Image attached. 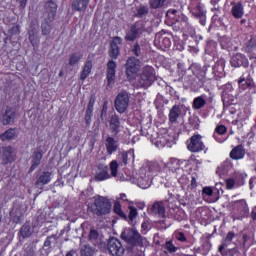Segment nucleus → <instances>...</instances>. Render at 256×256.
I'll return each mask as SVG.
<instances>
[{
	"mask_svg": "<svg viewBox=\"0 0 256 256\" xmlns=\"http://www.w3.org/2000/svg\"><path fill=\"white\" fill-rule=\"evenodd\" d=\"M57 15V4L53 1H48L45 4V11L42 16L41 32L42 35H49L53 29L52 23Z\"/></svg>",
	"mask_w": 256,
	"mask_h": 256,
	"instance_id": "f257e3e1",
	"label": "nucleus"
},
{
	"mask_svg": "<svg viewBox=\"0 0 256 256\" xmlns=\"http://www.w3.org/2000/svg\"><path fill=\"white\" fill-rule=\"evenodd\" d=\"M88 210L98 217L109 215L111 213V202L103 196H98L95 198L94 203L88 206Z\"/></svg>",
	"mask_w": 256,
	"mask_h": 256,
	"instance_id": "f03ea898",
	"label": "nucleus"
},
{
	"mask_svg": "<svg viewBox=\"0 0 256 256\" xmlns=\"http://www.w3.org/2000/svg\"><path fill=\"white\" fill-rule=\"evenodd\" d=\"M149 31L148 21H138L134 23L128 33L125 36L126 41H135V39L141 37L142 33Z\"/></svg>",
	"mask_w": 256,
	"mask_h": 256,
	"instance_id": "7ed1b4c3",
	"label": "nucleus"
},
{
	"mask_svg": "<svg viewBox=\"0 0 256 256\" xmlns=\"http://www.w3.org/2000/svg\"><path fill=\"white\" fill-rule=\"evenodd\" d=\"M121 239L133 247H143V236L134 229H126L121 233Z\"/></svg>",
	"mask_w": 256,
	"mask_h": 256,
	"instance_id": "20e7f679",
	"label": "nucleus"
},
{
	"mask_svg": "<svg viewBox=\"0 0 256 256\" xmlns=\"http://www.w3.org/2000/svg\"><path fill=\"white\" fill-rule=\"evenodd\" d=\"M153 81H155V69L146 66L140 76L139 85L140 87H150Z\"/></svg>",
	"mask_w": 256,
	"mask_h": 256,
	"instance_id": "39448f33",
	"label": "nucleus"
},
{
	"mask_svg": "<svg viewBox=\"0 0 256 256\" xmlns=\"http://www.w3.org/2000/svg\"><path fill=\"white\" fill-rule=\"evenodd\" d=\"M126 75L128 79H131L133 75H137L141 69V60L131 56L126 61Z\"/></svg>",
	"mask_w": 256,
	"mask_h": 256,
	"instance_id": "423d86ee",
	"label": "nucleus"
},
{
	"mask_svg": "<svg viewBox=\"0 0 256 256\" xmlns=\"http://www.w3.org/2000/svg\"><path fill=\"white\" fill-rule=\"evenodd\" d=\"M107 247L109 253L113 256H123V253H125V248L123 247V244H121V240L115 237L108 240Z\"/></svg>",
	"mask_w": 256,
	"mask_h": 256,
	"instance_id": "0eeeda50",
	"label": "nucleus"
},
{
	"mask_svg": "<svg viewBox=\"0 0 256 256\" xmlns=\"http://www.w3.org/2000/svg\"><path fill=\"white\" fill-rule=\"evenodd\" d=\"M129 107V93L120 92L115 100V109L118 113H125Z\"/></svg>",
	"mask_w": 256,
	"mask_h": 256,
	"instance_id": "6e6552de",
	"label": "nucleus"
},
{
	"mask_svg": "<svg viewBox=\"0 0 256 256\" xmlns=\"http://www.w3.org/2000/svg\"><path fill=\"white\" fill-rule=\"evenodd\" d=\"M187 147L188 151H191V153H199V151H203L205 149V144L201 141V135L192 136Z\"/></svg>",
	"mask_w": 256,
	"mask_h": 256,
	"instance_id": "1a4fd4ad",
	"label": "nucleus"
},
{
	"mask_svg": "<svg viewBox=\"0 0 256 256\" xmlns=\"http://www.w3.org/2000/svg\"><path fill=\"white\" fill-rule=\"evenodd\" d=\"M105 138V148L108 155H113L117 149H119V142L115 139V136L103 135Z\"/></svg>",
	"mask_w": 256,
	"mask_h": 256,
	"instance_id": "9d476101",
	"label": "nucleus"
},
{
	"mask_svg": "<svg viewBox=\"0 0 256 256\" xmlns=\"http://www.w3.org/2000/svg\"><path fill=\"white\" fill-rule=\"evenodd\" d=\"M109 127L112 133V137H117L119 132L121 131V120L117 116V114H113L109 120Z\"/></svg>",
	"mask_w": 256,
	"mask_h": 256,
	"instance_id": "9b49d317",
	"label": "nucleus"
},
{
	"mask_svg": "<svg viewBox=\"0 0 256 256\" xmlns=\"http://www.w3.org/2000/svg\"><path fill=\"white\" fill-rule=\"evenodd\" d=\"M117 69V63H115V61L110 60L107 63V82H108V87H110V85H115V73Z\"/></svg>",
	"mask_w": 256,
	"mask_h": 256,
	"instance_id": "f8f14e48",
	"label": "nucleus"
},
{
	"mask_svg": "<svg viewBox=\"0 0 256 256\" xmlns=\"http://www.w3.org/2000/svg\"><path fill=\"white\" fill-rule=\"evenodd\" d=\"M94 179L95 181H106V179H111V174H109V167L103 164H99L98 171Z\"/></svg>",
	"mask_w": 256,
	"mask_h": 256,
	"instance_id": "ddd939ff",
	"label": "nucleus"
},
{
	"mask_svg": "<svg viewBox=\"0 0 256 256\" xmlns=\"http://www.w3.org/2000/svg\"><path fill=\"white\" fill-rule=\"evenodd\" d=\"M121 41V37L116 36L110 43L109 55L112 59H117V57H119V45H121Z\"/></svg>",
	"mask_w": 256,
	"mask_h": 256,
	"instance_id": "4468645a",
	"label": "nucleus"
},
{
	"mask_svg": "<svg viewBox=\"0 0 256 256\" xmlns=\"http://www.w3.org/2000/svg\"><path fill=\"white\" fill-rule=\"evenodd\" d=\"M2 159L4 163H13L15 161V155L11 146L2 148Z\"/></svg>",
	"mask_w": 256,
	"mask_h": 256,
	"instance_id": "2eb2a0df",
	"label": "nucleus"
},
{
	"mask_svg": "<svg viewBox=\"0 0 256 256\" xmlns=\"http://www.w3.org/2000/svg\"><path fill=\"white\" fill-rule=\"evenodd\" d=\"M15 121V111L12 108H7L2 115L3 125H11Z\"/></svg>",
	"mask_w": 256,
	"mask_h": 256,
	"instance_id": "dca6fc26",
	"label": "nucleus"
},
{
	"mask_svg": "<svg viewBox=\"0 0 256 256\" xmlns=\"http://www.w3.org/2000/svg\"><path fill=\"white\" fill-rule=\"evenodd\" d=\"M231 5L233 6L231 10L233 17L235 19H241L244 15L243 4L241 2L239 3L232 2Z\"/></svg>",
	"mask_w": 256,
	"mask_h": 256,
	"instance_id": "f3484780",
	"label": "nucleus"
},
{
	"mask_svg": "<svg viewBox=\"0 0 256 256\" xmlns=\"http://www.w3.org/2000/svg\"><path fill=\"white\" fill-rule=\"evenodd\" d=\"M51 183V172H42V174L38 177L35 182L36 187H41L43 185H47Z\"/></svg>",
	"mask_w": 256,
	"mask_h": 256,
	"instance_id": "a211bd4d",
	"label": "nucleus"
},
{
	"mask_svg": "<svg viewBox=\"0 0 256 256\" xmlns=\"http://www.w3.org/2000/svg\"><path fill=\"white\" fill-rule=\"evenodd\" d=\"M230 157L235 160L243 159V157H245V149H243V146L239 145L232 149Z\"/></svg>",
	"mask_w": 256,
	"mask_h": 256,
	"instance_id": "6ab92c4d",
	"label": "nucleus"
},
{
	"mask_svg": "<svg viewBox=\"0 0 256 256\" xmlns=\"http://www.w3.org/2000/svg\"><path fill=\"white\" fill-rule=\"evenodd\" d=\"M159 169V164L157 162H147L141 169L140 173L143 175H147V173H151L153 171H157Z\"/></svg>",
	"mask_w": 256,
	"mask_h": 256,
	"instance_id": "aec40b11",
	"label": "nucleus"
},
{
	"mask_svg": "<svg viewBox=\"0 0 256 256\" xmlns=\"http://www.w3.org/2000/svg\"><path fill=\"white\" fill-rule=\"evenodd\" d=\"M41 159H43V154L41 151H35L32 156V165L30 167V171H35V169L41 165Z\"/></svg>",
	"mask_w": 256,
	"mask_h": 256,
	"instance_id": "412c9836",
	"label": "nucleus"
},
{
	"mask_svg": "<svg viewBox=\"0 0 256 256\" xmlns=\"http://www.w3.org/2000/svg\"><path fill=\"white\" fill-rule=\"evenodd\" d=\"M89 5V0H72V9L74 11H85Z\"/></svg>",
	"mask_w": 256,
	"mask_h": 256,
	"instance_id": "4be33fe9",
	"label": "nucleus"
},
{
	"mask_svg": "<svg viewBox=\"0 0 256 256\" xmlns=\"http://www.w3.org/2000/svg\"><path fill=\"white\" fill-rule=\"evenodd\" d=\"M180 115H181V108L177 105L173 106L169 112L170 123H177V119H179Z\"/></svg>",
	"mask_w": 256,
	"mask_h": 256,
	"instance_id": "5701e85b",
	"label": "nucleus"
},
{
	"mask_svg": "<svg viewBox=\"0 0 256 256\" xmlns=\"http://www.w3.org/2000/svg\"><path fill=\"white\" fill-rule=\"evenodd\" d=\"M17 137V130L10 128L0 135L1 141H13Z\"/></svg>",
	"mask_w": 256,
	"mask_h": 256,
	"instance_id": "b1692460",
	"label": "nucleus"
},
{
	"mask_svg": "<svg viewBox=\"0 0 256 256\" xmlns=\"http://www.w3.org/2000/svg\"><path fill=\"white\" fill-rule=\"evenodd\" d=\"M93 69V63L91 60L86 61L84 68L81 72L80 79L81 81H85L89 75H91V70Z\"/></svg>",
	"mask_w": 256,
	"mask_h": 256,
	"instance_id": "393cba45",
	"label": "nucleus"
},
{
	"mask_svg": "<svg viewBox=\"0 0 256 256\" xmlns=\"http://www.w3.org/2000/svg\"><path fill=\"white\" fill-rule=\"evenodd\" d=\"M152 213L159 215V217H165V206L163 202H156L152 206Z\"/></svg>",
	"mask_w": 256,
	"mask_h": 256,
	"instance_id": "a878e982",
	"label": "nucleus"
},
{
	"mask_svg": "<svg viewBox=\"0 0 256 256\" xmlns=\"http://www.w3.org/2000/svg\"><path fill=\"white\" fill-rule=\"evenodd\" d=\"M37 33H38L37 28H35V26H31L28 31V34H29V41L33 45V47L37 45V41H38Z\"/></svg>",
	"mask_w": 256,
	"mask_h": 256,
	"instance_id": "bb28decb",
	"label": "nucleus"
},
{
	"mask_svg": "<svg viewBox=\"0 0 256 256\" xmlns=\"http://www.w3.org/2000/svg\"><path fill=\"white\" fill-rule=\"evenodd\" d=\"M80 255L81 256H95V248L89 245H83L80 248Z\"/></svg>",
	"mask_w": 256,
	"mask_h": 256,
	"instance_id": "cd10ccee",
	"label": "nucleus"
},
{
	"mask_svg": "<svg viewBox=\"0 0 256 256\" xmlns=\"http://www.w3.org/2000/svg\"><path fill=\"white\" fill-rule=\"evenodd\" d=\"M167 0H149L150 9H163Z\"/></svg>",
	"mask_w": 256,
	"mask_h": 256,
	"instance_id": "c85d7f7f",
	"label": "nucleus"
},
{
	"mask_svg": "<svg viewBox=\"0 0 256 256\" xmlns=\"http://www.w3.org/2000/svg\"><path fill=\"white\" fill-rule=\"evenodd\" d=\"M147 15H149V7L142 5L136 9L135 17L142 19V17H147Z\"/></svg>",
	"mask_w": 256,
	"mask_h": 256,
	"instance_id": "c756f323",
	"label": "nucleus"
},
{
	"mask_svg": "<svg viewBox=\"0 0 256 256\" xmlns=\"http://www.w3.org/2000/svg\"><path fill=\"white\" fill-rule=\"evenodd\" d=\"M204 105H207V100L202 96L196 97L193 101L194 109H203Z\"/></svg>",
	"mask_w": 256,
	"mask_h": 256,
	"instance_id": "7c9ffc66",
	"label": "nucleus"
},
{
	"mask_svg": "<svg viewBox=\"0 0 256 256\" xmlns=\"http://www.w3.org/2000/svg\"><path fill=\"white\" fill-rule=\"evenodd\" d=\"M20 233L23 239H26L30 235H33V231H31V226L29 224H24L20 230Z\"/></svg>",
	"mask_w": 256,
	"mask_h": 256,
	"instance_id": "2f4dec72",
	"label": "nucleus"
},
{
	"mask_svg": "<svg viewBox=\"0 0 256 256\" xmlns=\"http://www.w3.org/2000/svg\"><path fill=\"white\" fill-rule=\"evenodd\" d=\"M194 17L200 19L201 25H205V12L201 9V6H197L195 12H193Z\"/></svg>",
	"mask_w": 256,
	"mask_h": 256,
	"instance_id": "473e14b6",
	"label": "nucleus"
},
{
	"mask_svg": "<svg viewBox=\"0 0 256 256\" xmlns=\"http://www.w3.org/2000/svg\"><path fill=\"white\" fill-rule=\"evenodd\" d=\"M89 241H91V243H93V245H99V232H97V230L90 231Z\"/></svg>",
	"mask_w": 256,
	"mask_h": 256,
	"instance_id": "72a5a7b5",
	"label": "nucleus"
},
{
	"mask_svg": "<svg viewBox=\"0 0 256 256\" xmlns=\"http://www.w3.org/2000/svg\"><path fill=\"white\" fill-rule=\"evenodd\" d=\"M132 53H133V55H135V57H141V55H143V53H145V49H143V47H141L138 44V42H136L132 48Z\"/></svg>",
	"mask_w": 256,
	"mask_h": 256,
	"instance_id": "f704fd0d",
	"label": "nucleus"
},
{
	"mask_svg": "<svg viewBox=\"0 0 256 256\" xmlns=\"http://www.w3.org/2000/svg\"><path fill=\"white\" fill-rule=\"evenodd\" d=\"M243 59V56L241 55H236L231 59V65L232 67H241V65H243V61H241Z\"/></svg>",
	"mask_w": 256,
	"mask_h": 256,
	"instance_id": "c9c22d12",
	"label": "nucleus"
},
{
	"mask_svg": "<svg viewBox=\"0 0 256 256\" xmlns=\"http://www.w3.org/2000/svg\"><path fill=\"white\" fill-rule=\"evenodd\" d=\"M118 169H119V163L117 162V160H113L110 163V170H111L112 177H117Z\"/></svg>",
	"mask_w": 256,
	"mask_h": 256,
	"instance_id": "e433bc0d",
	"label": "nucleus"
},
{
	"mask_svg": "<svg viewBox=\"0 0 256 256\" xmlns=\"http://www.w3.org/2000/svg\"><path fill=\"white\" fill-rule=\"evenodd\" d=\"M79 61H81V54L74 53L70 56L69 65H76V63H79Z\"/></svg>",
	"mask_w": 256,
	"mask_h": 256,
	"instance_id": "4c0bfd02",
	"label": "nucleus"
},
{
	"mask_svg": "<svg viewBox=\"0 0 256 256\" xmlns=\"http://www.w3.org/2000/svg\"><path fill=\"white\" fill-rule=\"evenodd\" d=\"M24 256H35V250L33 249V245L31 244H26L24 246Z\"/></svg>",
	"mask_w": 256,
	"mask_h": 256,
	"instance_id": "58836bf2",
	"label": "nucleus"
},
{
	"mask_svg": "<svg viewBox=\"0 0 256 256\" xmlns=\"http://www.w3.org/2000/svg\"><path fill=\"white\" fill-rule=\"evenodd\" d=\"M238 85L241 87V89H249L252 84L250 80L240 79Z\"/></svg>",
	"mask_w": 256,
	"mask_h": 256,
	"instance_id": "ea45409f",
	"label": "nucleus"
},
{
	"mask_svg": "<svg viewBox=\"0 0 256 256\" xmlns=\"http://www.w3.org/2000/svg\"><path fill=\"white\" fill-rule=\"evenodd\" d=\"M243 239V243H242V250H243V254L245 255L247 253V241H249L250 237L247 234H243L242 236Z\"/></svg>",
	"mask_w": 256,
	"mask_h": 256,
	"instance_id": "a19ab883",
	"label": "nucleus"
},
{
	"mask_svg": "<svg viewBox=\"0 0 256 256\" xmlns=\"http://www.w3.org/2000/svg\"><path fill=\"white\" fill-rule=\"evenodd\" d=\"M114 212L120 217H125V213H123V210H121V204H119V202L115 203Z\"/></svg>",
	"mask_w": 256,
	"mask_h": 256,
	"instance_id": "79ce46f5",
	"label": "nucleus"
},
{
	"mask_svg": "<svg viewBox=\"0 0 256 256\" xmlns=\"http://www.w3.org/2000/svg\"><path fill=\"white\" fill-rule=\"evenodd\" d=\"M165 249H167L169 253H175V251H177V247H175L171 241L166 242Z\"/></svg>",
	"mask_w": 256,
	"mask_h": 256,
	"instance_id": "37998d69",
	"label": "nucleus"
},
{
	"mask_svg": "<svg viewBox=\"0 0 256 256\" xmlns=\"http://www.w3.org/2000/svg\"><path fill=\"white\" fill-rule=\"evenodd\" d=\"M93 116V110H86L85 123L86 125H91V117Z\"/></svg>",
	"mask_w": 256,
	"mask_h": 256,
	"instance_id": "c03bdc74",
	"label": "nucleus"
},
{
	"mask_svg": "<svg viewBox=\"0 0 256 256\" xmlns=\"http://www.w3.org/2000/svg\"><path fill=\"white\" fill-rule=\"evenodd\" d=\"M121 159L124 165H127L129 161V155H131V151L128 152H122L121 154Z\"/></svg>",
	"mask_w": 256,
	"mask_h": 256,
	"instance_id": "a18cd8bd",
	"label": "nucleus"
},
{
	"mask_svg": "<svg viewBox=\"0 0 256 256\" xmlns=\"http://www.w3.org/2000/svg\"><path fill=\"white\" fill-rule=\"evenodd\" d=\"M55 235L48 236L44 242V247H51V244L53 243V239H55Z\"/></svg>",
	"mask_w": 256,
	"mask_h": 256,
	"instance_id": "49530a36",
	"label": "nucleus"
},
{
	"mask_svg": "<svg viewBox=\"0 0 256 256\" xmlns=\"http://www.w3.org/2000/svg\"><path fill=\"white\" fill-rule=\"evenodd\" d=\"M93 105H95V95H91L89 103H88V107L86 110L93 111Z\"/></svg>",
	"mask_w": 256,
	"mask_h": 256,
	"instance_id": "de8ad7c7",
	"label": "nucleus"
},
{
	"mask_svg": "<svg viewBox=\"0 0 256 256\" xmlns=\"http://www.w3.org/2000/svg\"><path fill=\"white\" fill-rule=\"evenodd\" d=\"M216 132L218 133V135H225V133L227 132V128H225V126L220 125L216 128Z\"/></svg>",
	"mask_w": 256,
	"mask_h": 256,
	"instance_id": "09e8293b",
	"label": "nucleus"
},
{
	"mask_svg": "<svg viewBox=\"0 0 256 256\" xmlns=\"http://www.w3.org/2000/svg\"><path fill=\"white\" fill-rule=\"evenodd\" d=\"M202 193H204L205 195H208V197H212L213 189H211V187H204L202 190Z\"/></svg>",
	"mask_w": 256,
	"mask_h": 256,
	"instance_id": "8fccbe9b",
	"label": "nucleus"
},
{
	"mask_svg": "<svg viewBox=\"0 0 256 256\" xmlns=\"http://www.w3.org/2000/svg\"><path fill=\"white\" fill-rule=\"evenodd\" d=\"M28 0H18L20 11H24L25 7H27Z\"/></svg>",
	"mask_w": 256,
	"mask_h": 256,
	"instance_id": "3c124183",
	"label": "nucleus"
},
{
	"mask_svg": "<svg viewBox=\"0 0 256 256\" xmlns=\"http://www.w3.org/2000/svg\"><path fill=\"white\" fill-rule=\"evenodd\" d=\"M226 187H227V189H233V187H235V180L228 179L226 181Z\"/></svg>",
	"mask_w": 256,
	"mask_h": 256,
	"instance_id": "603ef678",
	"label": "nucleus"
},
{
	"mask_svg": "<svg viewBox=\"0 0 256 256\" xmlns=\"http://www.w3.org/2000/svg\"><path fill=\"white\" fill-rule=\"evenodd\" d=\"M249 47H251V48L256 47V35L249 40L248 51H249Z\"/></svg>",
	"mask_w": 256,
	"mask_h": 256,
	"instance_id": "864d4df0",
	"label": "nucleus"
},
{
	"mask_svg": "<svg viewBox=\"0 0 256 256\" xmlns=\"http://www.w3.org/2000/svg\"><path fill=\"white\" fill-rule=\"evenodd\" d=\"M19 26H13L10 30H9V34L10 35H18L19 33Z\"/></svg>",
	"mask_w": 256,
	"mask_h": 256,
	"instance_id": "5fc2aeb1",
	"label": "nucleus"
},
{
	"mask_svg": "<svg viewBox=\"0 0 256 256\" xmlns=\"http://www.w3.org/2000/svg\"><path fill=\"white\" fill-rule=\"evenodd\" d=\"M176 239H178V241H182V242L187 241V237H185V234H183L182 232H179L176 235Z\"/></svg>",
	"mask_w": 256,
	"mask_h": 256,
	"instance_id": "6e6d98bb",
	"label": "nucleus"
},
{
	"mask_svg": "<svg viewBox=\"0 0 256 256\" xmlns=\"http://www.w3.org/2000/svg\"><path fill=\"white\" fill-rule=\"evenodd\" d=\"M129 217L131 219H135V217H137V209L133 208V207H130V214H129Z\"/></svg>",
	"mask_w": 256,
	"mask_h": 256,
	"instance_id": "4d7b16f0",
	"label": "nucleus"
},
{
	"mask_svg": "<svg viewBox=\"0 0 256 256\" xmlns=\"http://www.w3.org/2000/svg\"><path fill=\"white\" fill-rule=\"evenodd\" d=\"M233 237H235V233L229 232L226 236V241H233Z\"/></svg>",
	"mask_w": 256,
	"mask_h": 256,
	"instance_id": "13d9d810",
	"label": "nucleus"
},
{
	"mask_svg": "<svg viewBox=\"0 0 256 256\" xmlns=\"http://www.w3.org/2000/svg\"><path fill=\"white\" fill-rule=\"evenodd\" d=\"M105 117H107V110L103 109L101 113V119L102 121H105Z\"/></svg>",
	"mask_w": 256,
	"mask_h": 256,
	"instance_id": "bf43d9fd",
	"label": "nucleus"
},
{
	"mask_svg": "<svg viewBox=\"0 0 256 256\" xmlns=\"http://www.w3.org/2000/svg\"><path fill=\"white\" fill-rule=\"evenodd\" d=\"M142 229H143L144 231H147V229H149V223L143 222V223H142Z\"/></svg>",
	"mask_w": 256,
	"mask_h": 256,
	"instance_id": "052dcab7",
	"label": "nucleus"
},
{
	"mask_svg": "<svg viewBox=\"0 0 256 256\" xmlns=\"http://www.w3.org/2000/svg\"><path fill=\"white\" fill-rule=\"evenodd\" d=\"M163 42L166 43L167 47L171 46V42H169V38H164Z\"/></svg>",
	"mask_w": 256,
	"mask_h": 256,
	"instance_id": "680f3d73",
	"label": "nucleus"
},
{
	"mask_svg": "<svg viewBox=\"0 0 256 256\" xmlns=\"http://www.w3.org/2000/svg\"><path fill=\"white\" fill-rule=\"evenodd\" d=\"M225 247H227V245L222 244L221 246H219L218 251L221 253L225 249Z\"/></svg>",
	"mask_w": 256,
	"mask_h": 256,
	"instance_id": "e2e57ef3",
	"label": "nucleus"
},
{
	"mask_svg": "<svg viewBox=\"0 0 256 256\" xmlns=\"http://www.w3.org/2000/svg\"><path fill=\"white\" fill-rule=\"evenodd\" d=\"M73 255H75V250H71L66 253V256H73Z\"/></svg>",
	"mask_w": 256,
	"mask_h": 256,
	"instance_id": "0e129e2a",
	"label": "nucleus"
},
{
	"mask_svg": "<svg viewBox=\"0 0 256 256\" xmlns=\"http://www.w3.org/2000/svg\"><path fill=\"white\" fill-rule=\"evenodd\" d=\"M252 219L256 221V209L252 212Z\"/></svg>",
	"mask_w": 256,
	"mask_h": 256,
	"instance_id": "69168bd1",
	"label": "nucleus"
},
{
	"mask_svg": "<svg viewBox=\"0 0 256 256\" xmlns=\"http://www.w3.org/2000/svg\"><path fill=\"white\" fill-rule=\"evenodd\" d=\"M126 197L127 196L125 194H121L120 195V199H122V201H127Z\"/></svg>",
	"mask_w": 256,
	"mask_h": 256,
	"instance_id": "338daca9",
	"label": "nucleus"
},
{
	"mask_svg": "<svg viewBox=\"0 0 256 256\" xmlns=\"http://www.w3.org/2000/svg\"><path fill=\"white\" fill-rule=\"evenodd\" d=\"M194 183H197V180H196L195 178H192V185H193Z\"/></svg>",
	"mask_w": 256,
	"mask_h": 256,
	"instance_id": "774afa93",
	"label": "nucleus"
}]
</instances>
